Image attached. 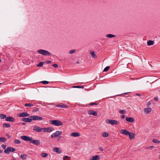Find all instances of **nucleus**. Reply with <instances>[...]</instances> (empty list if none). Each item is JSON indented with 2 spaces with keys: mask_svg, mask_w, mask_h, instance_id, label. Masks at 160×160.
I'll list each match as a JSON object with an SVG mask.
<instances>
[{
  "mask_svg": "<svg viewBox=\"0 0 160 160\" xmlns=\"http://www.w3.org/2000/svg\"><path fill=\"white\" fill-rule=\"evenodd\" d=\"M3 126L5 128H9L10 127V125L8 123H4L3 124Z\"/></svg>",
  "mask_w": 160,
  "mask_h": 160,
  "instance_id": "28",
  "label": "nucleus"
},
{
  "mask_svg": "<svg viewBox=\"0 0 160 160\" xmlns=\"http://www.w3.org/2000/svg\"><path fill=\"white\" fill-rule=\"evenodd\" d=\"M99 149L100 150L102 151L103 150V148L102 147H99Z\"/></svg>",
  "mask_w": 160,
  "mask_h": 160,
  "instance_id": "46",
  "label": "nucleus"
},
{
  "mask_svg": "<svg viewBox=\"0 0 160 160\" xmlns=\"http://www.w3.org/2000/svg\"><path fill=\"white\" fill-rule=\"evenodd\" d=\"M52 66L55 68H57L58 67V65L56 64H53L52 65Z\"/></svg>",
  "mask_w": 160,
  "mask_h": 160,
  "instance_id": "45",
  "label": "nucleus"
},
{
  "mask_svg": "<svg viewBox=\"0 0 160 160\" xmlns=\"http://www.w3.org/2000/svg\"><path fill=\"white\" fill-rule=\"evenodd\" d=\"M109 134L106 132H104L102 133V136L104 137H107L108 136Z\"/></svg>",
  "mask_w": 160,
  "mask_h": 160,
  "instance_id": "30",
  "label": "nucleus"
},
{
  "mask_svg": "<svg viewBox=\"0 0 160 160\" xmlns=\"http://www.w3.org/2000/svg\"><path fill=\"white\" fill-rule=\"evenodd\" d=\"M2 152L3 151L0 149V153H2Z\"/></svg>",
  "mask_w": 160,
  "mask_h": 160,
  "instance_id": "54",
  "label": "nucleus"
},
{
  "mask_svg": "<svg viewBox=\"0 0 160 160\" xmlns=\"http://www.w3.org/2000/svg\"><path fill=\"white\" fill-rule=\"evenodd\" d=\"M38 52L39 53L44 55L49 56L51 55L50 52L44 50L40 49L38 50Z\"/></svg>",
  "mask_w": 160,
  "mask_h": 160,
  "instance_id": "4",
  "label": "nucleus"
},
{
  "mask_svg": "<svg viewBox=\"0 0 160 160\" xmlns=\"http://www.w3.org/2000/svg\"><path fill=\"white\" fill-rule=\"evenodd\" d=\"M43 62H40L38 64L37 66L38 67H41L43 66Z\"/></svg>",
  "mask_w": 160,
  "mask_h": 160,
  "instance_id": "35",
  "label": "nucleus"
},
{
  "mask_svg": "<svg viewBox=\"0 0 160 160\" xmlns=\"http://www.w3.org/2000/svg\"><path fill=\"white\" fill-rule=\"evenodd\" d=\"M130 139H134L135 138V134L131 132H130V134L128 135Z\"/></svg>",
  "mask_w": 160,
  "mask_h": 160,
  "instance_id": "21",
  "label": "nucleus"
},
{
  "mask_svg": "<svg viewBox=\"0 0 160 160\" xmlns=\"http://www.w3.org/2000/svg\"><path fill=\"white\" fill-rule=\"evenodd\" d=\"M53 151L59 154H60L62 152V150H59V148H53Z\"/></svg>",
  "mask_w": 160,
  "mask_h": 160,
  "instance_id": "17",
  "label": "nucleus"
},
{
  "mask_svg": "<svg viewBox=\"0 0 160 160\" xmlns=\"http://www.w3.org/2000/svg\"><path fill=\"white\" fill-rule=\"evenodd\" d=\"M5 120L7 121L12 122L14 121L15 118L9 116L7 117Z\"/></svg>",
  "mask_w": 160,
  "mask_h": 160,
  "instance_id": "14",
  "label": "nucleus"
},
{
  "mask_svg": "<svg viewBox=\"0 0 160 160\" xmlns=\"http://www.w3.org/2000/svg\"><path fill=\"white\" fill-rule=\"evenodd\" d=\"M154 100L156 101H158V97L154 98Z\"/></svg>",
  "mask_w": 160,
  "mask_h": 160,
  "instance_id": "50",
  "label": "nucleus"
},
{
  "mask_svg": "<svg viewBox=\"0 0 160 160\" xmlns=\"http://www.w3.org/2000/svg\"><path fill=\"white\" fill-rule=\"evenodd\" d=\"M22 125H26V123H25V122H22Z\"/></svg>",
  "mask_w": 160,
  "mask_h": 160,
  "instance_id": "53",
  "label": "nucleus"
},
{
  "mask_svg": "<svg viewBox=\"0 0 160 160\" xmlns=\"http://www.w3.org/2000/svg\"><path fill=\"white\" fill-rule=\"evenodd\" d=\"M125 118V116L124 115H122L121 116V118L122 119H124V118Z\"/></svg>",
  "mask_w": 160,
  "mask_h": 160,
  "instance_id": "47",
  "label": "nucleus"
},
{
  "mask_svg": "<svg viewBox=\"0 0 160 160\" xmlns=\"http://www.w3.org/2000/svg\"><path fill=\"white\" fill-rule=\"evenodd\" d=\"M71 157H69L68 156H64L63 157V160H68V159H70Z\"/></svg>",
  "mask_w": 160,
  "mask_h": 160,
  "instance_id": "31",
  "label": "nucleus"
},
{
  "mask_svg": "<svg viewBox=\"0 0 160 160\" xmlns=\"http://www.w3.org/2000/svg\"><path fill=\"white\" fill-rule=\"evenodd\" d=\"M106 122L107 123H109L112 125H118L119 123V122L117 120H110L109 119H107L106 121Z\"/></svg>",
  "mask_w": 160,
  "mask_h": 160,
  "instance_id": "2",
  "label": "nucleus"
},
{
  "mask_svg": "<svg viewBox=\"0 0 160 160\" xmlns=\"http://www.w3.org/2000/svg\"><path fill=\"white\" fill-rule=\"evenodd\" d=\"M29 118H31L32 121V120L40 121L43 119V118L42 117L37 116H29Z\"/></svg>",
  "mask_w": 160,
  "mask_h": 160,
  "instance_id": "5",
  "label": "nucleus"
},
{
  "mask_svg": "<svg viewBox=\"0 0 160 160\" xmlns=\"http://www.w3.org/2000/svg\"><path fill=\"white\" fill-rule=\"evenodd\" d=\"M16 151V149L14 148L8 147L4 151V152L7 154H8L10 152H13Z\"/></svg>",
  "mask_w": 160,
  "mask_h": 160,
  "instance_id": "3",
  "label": "nucleus"
},
{
  "mask_svg": "<svg viewBox=\"0 0 160 160\" xmlns=\"http://www.w3.org/2000/svg\"><path fill=\"white\" fill-rule=\"evenodd\" d=\"M41 156L42 157L45 158L48 156V154L46 153L43 152L41 154Z\"/></svg>",
  "mask_w": 160,
  "mask_h": 160,
  "instance_id": "32",
  "label": "nucleus"
},
{
  "mask_svg": "<svg viewBox=\"0 0 160 160\" xmlns=\"http://www.w3.org/2000/svg\"><path fill=\"white\" fill-rule=\"evenodd\" d=\"M6 116L4 114H0V118L1 119H4L6 118Z\"/></svg>",
  "mask_w": 160,
  "mask_h": 160,
  "instance_id": "26",
  "label": "nucleus"
},
{
  "mask_svg": "<svg viewBox=\"0 0 160 160\" xmlns=\"http://www.w3.org/2000/svg\"><path fill=\"white\" fill-rule=\"evenodd\" d=\"M1 84V83H0V85Z\"/></svg>",
  "mask_w": 160,
  "mask_h": 160,
  "instance_id": "63",
  "label": "nucleus"
},
{
  "mask_svg": "<svg viewBox=\"0 0 160 160\" xmlns=\"http://www.w3.org/2000/svg\"><path fill=\"white\" fill-rule=\"evenodd\" d=\"M21 143V141L19 140H15L14 142V143L15 144H19Z\"/></svg>",
  "mask_w": 160,
  "mask_h": 160,
  "instance_id": "36",
  "label": "nucleus"
},
{
  "mask_svg": "<svg viewBox=\"0 0 160 160\" xmlns=\"http://www.w3.org/2000/svg\"><path fill=\"white\" fill-rule=\"evenodd\" d=\"M11 160H16V159L15 158H14L13 159H11Z\"/></svg>",
  "mask_w": 160,
  "mask_h": 160,
  "instance_id": "57",
  "label": "nucleus"
},
{
  "mask_svg": "<svg viewBox=\"0 0 160 160\" xmlns=\"http://www.w3.org/2000/svg\"><path fill=\"white\" fill-rule=\"evenodd\" d=\"M27 156V155L25 154H21L20 157L22 160H25Z\"/></svg>",
  "mask_w": 160,
  "mask_h": 160,
  "instance_id": "22",
  "label": "nucleus"
},
{
  "mask_svg": "<svg viewBox=\"0 0 160 160\" xmlns=\"http://www.w3.org/2000/svg\"><path fill=\"white\" fill-rule=\"evenodd\" d=\"M75 51H76V50L75 49H72V50H71L69 52V53H70V54L73 53H74V52H75Z\"/></svg>",
  "mask_w": 160,
  "mask_h": 160,
  "instance_id": "42",
  "label": "nucleus"
},
{
  "mask_svg": "<svg viewBox=\"0 0 160 160\" xmlns=\"http://www.w3.org/2000/svg\"><path fill=\"white\" fill-rule=\"evenodd\" d=\"M150 104H151V102H148L147 104V106H149Z\"/></svg>",
  "mask_w": 160,
  "mask_h": 160,
  "instance_id": "48",
  "label": "nucleus"
},
{
  "mask_svg": "<svg viewBox=\"0 0 160 160\" xmlns=\"http://www.w3.org/2000/svg\"><path fill=\"white\" fill-rule=\"evenodd\" d=\"M21 138L25 141H29L30 142L31 141L32 139V138L26 136H21Z\"/></svg>",
  "mask_w": 160,
  "mask_h": 160,
  "instance_id": "9",
  "label": "nucleus"
},
{
  "mask_svg": "<svg viewBox=\"0 0 160 160\" xmlns=\"http://www.w3.org/2000/svg\"><path fill=\"white\" fill-rule=\"evenodd\" d=\"M6 136H7L8 137V138H11V136H9L8 134H6Z\"/></svg>",
  "mask_w": 160,
  "mask_h": 160,
  "instance_id": "51",
  "label": "nucleus"
},
{
  "mask_svg": "<svg viewBox=\"0 0 160 160\" xmlns=\"http://www.w3.org/2000/svg\"><path fill=\"white\" fill-rule=\"evenodd\" d=\"M115 37V35L112 34H108L106 35V37L109 38H112Z\"/></svg>",
  "mask_w": 160,
  "mask_h": 160,
  "instance_id": "29",
  "label": "nucleus"
},
{
  "mask_svg": "<svg viewBox=\"0 0 160 160\" xmlns=\"http://www.w3.org/2000/svg\"><path fill=\"white\" fill-rule=\"evenodd\" d=\"M41 82L43 84H48L49 83V82L46 81H43Z\"/></svg>",
  "mask_w": 160,
  "mask_h": 160,
  "instance_id": "38",
  "label": "nucleus"
},
{
  "mask_svg": "<svg viewBox=\"0 0 160 160\" xmlns=\"http://www.w3.org/2000/svg\"><path fill=\"white\" fill-rule=\"evenodd\" d=\"M54 130L53 128H43L42 131L44 132H50Z\"/></svg>",
  "mask_w": 160,
  "mask_h": 160,
  "instance_id": "6",
  "label": "nucleus"
},
{
  "mask_svg": "<svg viewBox=\"0 0 160 160\" xmlns=\"http://www.w3.org/2000/svg\"><path fill=\"white\" fill-rule=\"evenodd\" d=\"M122 94H119V95H118L117 96H122Z\"/></svg>",
  "mask_w": 160,
  "mask_h": 160,
  "instance_id": "56",
  "label": "nucleus"
},
{
  "mask_svg": "<svg viewBox=\"0 0 160 160\" xmlns=\"http://www.w3.org/2000/svg\"><path fill=\"white\" fill-rule=\"evenodd\" d=\"M88 113L89 115H92L94 116H96L97 115V112L92 110H88Z\"/></svg>",
  "mask_w": 160,
  "mask_h": 160,
  "instance_id": "10",
  "label": "nucleus"
},
{
  "mask_svg": "<svg viewBox=\"0 0 160 160\" xmlns=\"http://www.w3.org/2000/svg\"><path fill=\"white\" fill-rule=\"evenodd\" d=\"M90 53L92 55V57L93 58H96L97 57V55L95 54V52L93 51H90Z\"/></svg>",
  "mask_w": 160,
  "mask_h": 160,
  "instance_id": "23",
  "label": "nucleus"
},
{
  "mask_svg": "<svg viewBox=\"0 0 160 160\" xmlns=\"http://www.w3.org/2000/svg\"><path fill=\"white\" fill-rule=\"evenodd\" d=\"M98 103H96L94 102H92V103H90L89 104V105H98Z\"/></svg>",
  "mask_w": 160,
  "mask_h": 160,
  "instance_id": "44",
  "label": "nucleus"
},
{
  "mask_svg": "<svg viewBox=\"0 0 160 160\" xmlns=\"http://www.w3.org/2000/svg\"><path fill=\"white\" fill-rule=\"evenodd\" d=\"M126 120L127 122H133L134 121V119L133 118L131 117H127L126 118Z\"/></svg>",
  "mask_w": 160,
  "mask_h": 160,
  "instance_id": "19",
  "label": "nucleus"
},
{
  "mask_svg": "<svg viewBox=\"0 0 160 160\" xmlns=\"http://www.w3.org/2000/svg\"><path fill=\"white\" fill-rule=\"evenodd\" d=\"M119 112L120 113H121L122 114H125L126 113V111L125 110H122L119 111Z\"/></svg>",
  "mask_w": 160,
  "mask_h": 160,
  "instance_id": "37",
  "label": "nucleus"
},
{
  "mask_svg": "<svg viewBox=\"0 0 160 160\" xmlns=\"http://www.w3.org/2000/svg\"><path fill=\"white\" fill-rule=\"evenodd\" d=\"M57 107L62 108H66L67 107V105L62 104H58L56 105Z\"/></svg>",
  "mask_w": 160,
  "mask_h": 160,
  "instance_id": "20",
  "label": "nucleus"
},
{
  "mask_svg": "<svg viewBox=\"0 0 160 160\" xmlns=\"http://www.w3.org/2000/svg\"><path fill=\"white\" fill-rule=\"evenodd\" d=\"M154 44V42L153 41L150 40L147 42V44L148 46L153 45Z\"/></svg>",
  "mask_w": 160,
  "mask_h": 160,
  "instance_id": "24",
  "label": "nucleus"
},
{
  "mask_svg": "<svg viewBox=\"0 0 160 160\" xmlns=\"http://www.w3.org/2000/svg\"><path fill=\"white\" fill-rule=\"evenodd\" d=\"M21 120L23 121L28 122H32L31 118H23L21 119Z\"/></svg>",
  "mask_w": 160,
  "mask_h": 160,
  "instance_id": "13",
  "label": "nucleus"
},
{
  "mask_svg": "<svg viewBox=\"0 0 160 160\" xmlns=\"http://www.w3.org/2000/svg\"><path fill=\"white\" fill-rule=\"evenodd\" d=\"M79 63V61H78L77 62V63Z\"/></svg>",
  "mask_w": 160,
  "mask_h": 160,
  "instance_id": "58",
  "label": "nucleus"
},
{
  "mask_svg": "<svg viewBox=\"0 0 160 160\" xmlns=\"http://www.w3.org/2000/svg\"><path fill=\"white\" fill-rule=\"evenodd\" d=\"M2 60L1 59H0V62H1Z\"/></svg>",
  "mask_w": 160,
  "mask_h": 160,
  "instance_id": "60",
  "label": "nucleus"
},
{
  "mask_svg": "<svg viewBox=\"0 0 160 160\" xmlns=\"http://www.w3.org/2000/svg\"><path fill=\"white\" fill-rule=\"evenodd\" d=\"M159 92H160V90H159Z\"/></svg>",
  "mask_w": 160,
  "mask_h": 160,
  "instance_id": "62",
  "label": "nucleus"
},
{
  "mask_svg": "<svg viewBox=\"0 0 160 160\" xmlns=\"http://www.w3.org/2000/svg\"><path fill=\"white\" fill-rule=\"evenodd\" d=\"M73 88H83L84 86H73Z\"/></svg>",
  "mask_w": 160,
  "mask_h": 160,
  "instance_id": "39",
  "label": "nucleus"
},
{
  "mask_svg": "<svg viewBox=\"0 0 160 160\" xmlns=\"http://www.w3.org/2000/svg\"><path fill=\"white\" fill-rule=\"evenodd\" d=\"M51 124L58 126L63 125L62 122L61 121L58 120H53L51 121Z\"/></svg>",
  "mask_w": 160,
  "mask_h": 160,
  "instance_id": "1",
  "label": "nucleus"
},
{
  "mask_svg": "<svg viewBox=\"0 0 160 160\" xmlns=\"http://www.w3.org/2000/svg\"><path fill=\"white\" fill-rule=\"evenodd\" d=\"M29 115V114H28L27 112H23L22 113L19 114L18 115V116L20 117H24L28 116Z\"/></svg>",
  "mask_w": 160,
  "mask_h": 160,
  "instance_id": "12",
  "label": "nucleus"
},
{
  "mask_svg": "<svg viewBox=\"0 0 160 160\" xmlns=\"http://www.w3.org/2000/svg\"><path fill=\"white\" fill-rule=\"evenodd\" d=\"M92 160H99V157L98 155H96L95 156H93Z\"/></svg>",
  "mask_w": 160,
  "mask_h": 160,
  "instance_id": "25",
  "label": "nucleus"
},
{
  "mask_svg": "<svg viewBox=\"0 0 160 160\" xmlns=\"http://www.w3.org/2000/svg\"><path fill=\"white\" fill-rule=\"evenodd\" d=\"M1 147L3 148V149H5L6 147V145L5 144H2L1 145Z\"/></svg>",
  "mask_w": 160,
  "mask_h": 160,
  "instance_id": "43",
  "label": "nucleus"
},
{
  "mask_svg": "<svg viewBox=\"0 0 160 160\" xmlns=\"http://www.w3.org/2000/svg\"><path fill=\"white\" fill-rule=\"evenodd\" d=\"M62 133V132L61 131H57L52 134L51 136L52 138H53L59 136L61 135Z\"/></svg>",
  "mask_w": 160,
  "mask_h": 160,
  "instance_id": "7",
  "label": "nucleus"
},
{
  "mask_svg": "<svg viewBox=\"0 0 160 160\" xmlns=\"http://www.w3.org/2000/svg\"><path fill=\"white\" fill-rule=\"evenodd\" d=\"M152 111V109L150 108H146L144 109V111L146 114Z\"/></svg>",
  "mask_w": 160,
  "mask_h": 160,
  "instance_id": "16",
  "label": "nucleus"
},
{
  "mask_svg": "<svg viewBox=\"0 0 160 160\" xmlns=\"http://www.w3.org/2000/svg\"><path fill=\"white\" fill-rule=\"evenodd\" d=\"M120 133L121 134H124L126 135H128L130 134V132L126 129H121L120 131Z\"/></svg>",
  "mask_w": 160,
  "mask_h": 160,
  "instance_id": "15",
  "label": "nucleus"
},
{
  "mask_svg": "<svg viewBox=\"0 0 160 160\" xmlns=\"http://www.w3.org/2000/svg\"><path fill=\"white\" fill-rule=\"evenodd\" d=\"M33 105L31 103H26L24 106L25 107H32Z\"/></svg>",
  "mask_w": 160,
  "mask_h": 160,
  "instance_id": "33",
  "label": "nucleus"
},
{
  "mask_svg": "<svg viewBox=\"0 0 160 160\" xmlns=\"http://www.w3.org/2000/svg\"><path fill=\"white\" fill-rule=\"evenodd\" d=\"M110 67L109 66L106 67L104 69L103 72H106L109 69Z\"/></svg>",
  "mask_w": 160,
  "mask_h": 160,
  "instance_id": "40",
  "label": "nucleus"
},
{
  "mask_svg": "<svg viewBox=\"0 0 160 160\" xmlns=\"http://www.w3.org/2000/svg\"><path fill=\"white\" fill-rule=\"evenodd\" d=\"M152 142H153L155 143H160V141L158 140H157L156 139H153L152 140Z\"/></svg>",
  "mask_w": 160,
  "mask_h": 160,
  "instance_id": "34",
  "label": "nucleus"
},
{
  "mask_svg": "<svg viewBox=\"0 0 160 160\" xmlns=\"http://www.w3.org/2000/svg\"><path fill=\"white\" fill-rule=\"evenodd\" d=\"M30 143L36 145H38L40 143V141L38 140H33L32 139Z\"/></svg>",
  "mask_w": 160,
  "mask_h": 160,
  "instance_id": "11",
  "label": "nucleus"
},
{
  "mask_svg": "<svg viewBox=\"0 0 160 160\" xmlns=\"http://www.w3.org/2000/svg\"><path fill=\"white\" fill-rule=\"evenodd\" d=\"M80 134L79 132H72L70 134V136L74 137H77L80 136Z\"/></svg>",
  "mask_w": 160,
  "mask_h": 160,
  "instance_id": "18",
  "label": "nucleus"
},
{
  "mask_svg": "<svg viewBox=\"0 0 160 160\" xmlns=\"http://www.w3.org/2000/svg\"><path fill=\"white\" fill-rule=\"evenodd\" d=\"M33 130L35 132H41L42 131V128H41L39 126L35 125L33 127Z\"/></svg>",
  "mask_w": 160,
  "mask_h": 160,
  "instance_id": "8",
  "label": "nucleus"
},
{
  "mask_svg": "<svg viewBox=\"0 0 160 160\" xmlns=\"http://www.w3.org/2000/svg\"><path fill=\"white\" fill-rule=\"evenodd\" d=\"M51 62V61H46V63H47V64H49V63H50Z\"/></svg>",
  "mask_w": 160,
  "mask_h": 160,
  "instance_id": "49",
  "label": "nucleus"
},
{
  "mask_svg": "<svg viewBox=\"0 0 160 160\" xmlns=\"http://www.w3.org/2000/svg\"><path fill=\"white\" fill-rule=\"evenodd\" d=\"M6 140V139L4 137H0V142H4Z\"/></svg>",
  "mask_w": 160,
  "mask_h": 160,
  "instance_id": "27",
  "label": "nucleus"
},
{
  "mask_svg": "<svg viewBox=\"0 0 160 160\" xmlns=\"http://www.w3.org/2000/svg\"><path fill=\"white\" fill-rule=\"evenodd\" d=\"M159 156V158H160V155Z\"/></svg>",
  "mask_w": 160,
  "mask_h": 160,
  "instance_id": "61",
  "label": "nucleus"
},
{
  "mask_svg": "<svg viewBox=\"0 0 160 160\" xmlns=\"http://www.w3.org/2000/svg\"><path fill=\"white\" fill-rule=\"evenodd\" d=\"M136 95L138 96H141L140 94H138V93H136Z\"/></svg>",
  "mask_w": 160,
  "mask_h": 160,
  "instance_id": "52",
  "label": "nucleus"
},
{
  "mask_svg": "<svg viewBox=\"0 0 160 160\" xmlns=\"http://www.w3.org/2000/svg\"><path fill=\"white\" fill-rule=\"evenodd\" d=\"M154 148V146H153L148 147L146 148V149H149L150 150Z\"/></svg>",
  "mask_w": 160,
  "mask_h": 160,
  "instance_id": "41",
  "label": "nucleus"
},
{
  "mask_svg": "<svg viewBox=\"0 0 160 160\" xmlns=\"http://www.w3.org/2000/svg\"><path fill=\"white\" fill-rule=\"evenodd\" d=\"M38 108H37V109H36V111H38Z\"/></svg>",
  "mask_w": 160,
  "mask_h": 160,
  "instance_id": "59",
  "label": "nucleus"
},
{
  "mask_svg": "<svg viewBox=\"0 0 160 160\" xmlns=\"http://www.w3.org/2000/svg\"><path fill=\"white\" fill-rule=\"evenodd\" d=\"M129 92H125L123 94H125V95H126Z\"/></svg>",
  "mask_w": 160,
  "mask_h": 160,
  "instance_id": "55",
  "label": "nucleus"
}]
</instances>
